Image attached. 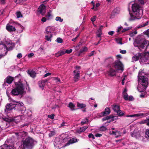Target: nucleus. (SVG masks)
Listing matches in <instances>:
<instances>
[{
  "label": "nucleus",
  "mask_w": 149,
  "mask_h": 149,
  "mask_svg": "<svg viewBox=\"0 0 149 149\" xmlns=\"http://www.w3.org/2000/svg\"><path fill=\"white\" fill-rule=\"evenodd\" d=\"M114 59L113 58L109 57L105 59L104 63L107 64V67H111V65L113 63Z\"/></svg>",
  "instance_id": "9d476101"
},
{
  "label": "nucleus",
  "mask_w": 149,
  "mask_h": 149,
  "mask_svg": "<svg viewBox=\"0 0 149 149\" xmlns=\"http://www.w3.org/2000/svg\"><path fill=\"white\" fill-rule=\"evenodd\" d=\"M116 42L118 43L121 45L122 44V39L121 38L118 39V38H116Z\"/></svg>",
  "instance_id": "58836bf2"
},
{
  "label": "nucleus",
  "mask_w": 149,
  "mask_h": 149,
  "mask_svg": "<svg viewBox=\"0 0 149 149\" xmlns=\"http://www.w3.org/2000/svg\"><path fill=\"white\" fill-rule=\"evenodd\" d=\"M96 16H94L91 18V20L92 22H94L95 21V20H96Z\"/></svg>",
  "instance_id": "09e8293b"
},
{
  "label": "nucleus",
  "mask_w": 149,
  "mask_h": 149,
  "mask_svg": "<svg viewBox=\"0 0 149 149\" xmlns=\"http://www.w3.org/2000/svg\"><path fill=\"white\" fill-rule=\"evenodd\" d=\"M15 88L13 89L11 91V93L13 95H22L24 89V85L22 82L18 81L15 82Z\"/></svg>",
  "instance_id": "f03ea898"
},
{
  "label": "nucleus",
  "mask_w": 149,
  "mask_h": 149,
  "mask_svg": "<svg viewBox=\"0 0 149 149\" xmlns=\"http://www.w3.org/2000/svg\"><path fill=\"white\" fill-rule=\"evenodd\" d=\"M13 102L17 103L16 104H14L15 109L18 110H21V107L23 106L24 105L23 103L21 102H16L15 100H13Z\"/></svg>",
  "instance_id": "6e6552de"
},
{
  "label": "nucleus",
  "mask_w": 149,
  "mask_h": 149,
  "mask_svg": "<svg viewBox=\"0 0 149 149\" xmlns=\"http://www.w3.org/2000/svg\"><path fill=\"white\" fill-rule=\"evenodd\" d=\"M128 100L130 101H132L134 99L133 97L131 95L129 96V98H128Z\"/></svg>",
  "instance_id": "0e129e2a"
},
{
  "label": "nucleus",
  "mask_w": 149,
  "mask_h": 149,
  "mask_svg": "<svg viewBox=\"0 0 149 149\" xmlns=\"http://www.w3.org/2000/svg\"><path fill=\"white\" fill-rule=\"evenodd\" d=\"M59 52L60 53V55H61V56H62L65 53V52L63 51H59Z\"/></svg>",
  "instance_id": "052dcab7"
},
{
  "label": "nucleus",
  "mask_w": 149,
  "mask_h": 149,
  "mask_svg": "<svg viewBox=\"0 0 149 149\" xmlns=\"http://www.w3.org/2000/svg\"><path fill=\"white\" fill-rule=\"evenodd\" d=\"M88 128L87 126H85L82 127H80L79 130H77V132L79 133H80L84 131L86 129Z\"/></svg>",
  "instance_id": "393cba45"
},
{
  "label": "nucleus",
  "mask_w": 149,
  "mask_h": 149,
  "mask_svg": "<svg viewBox=\"0 0 149 149\" xmlns=\"http://www.w3.org/2000/svg\"><path fill=\"white\" fill-rule=\"evenodd\" d=\"M149 22L147 21L146 22V23H145L143 24L140 25L139 26V28H141V27L145 26L149 24Z\"/></svg>",
  "instance_id": "79ce46f5"
},
{
  "label": "nucleus",
  "mask_w": 149,
  "mask_h": 149,
  "mask_svg": "<svg viewBox=\"0 0 149 149\" xmlns=\"http://www.w3.org/2000/svg\"><path fill=\"white\" fill-rule=\"evenodd\" d=\"M123 29V27L122 26H120V27H118L117 29V32L118 33L120 31V30Z\"/></svg>",
  "instance_id": "13d9d810"
},
{
  "label": "nucleus",
  "mask_w": 149,
  "mask_h": 149,
  "mask_svg": "<svg viewBox=\"0 0 149 149\" xmlns=\"http://www.w3.org/2000/svg\"><path fill=\"white\" fill-rule=\"evenodd\" d=\"M38 84L40 87L43 88L45 86V84L41 81L38 82Z\"/></svg>",
  "instance_id": "f704fd0d"
},
{
  "label": "nucleus",
  "mask_w": 149,
  "mask_h": 149,
  "mask_svg": "<svg viewBox=\"0 0 149 149\" xmlns=\"http://www.w3.org/2000/svg\"><path fill=\"white\" fill-rule=\"evenodd\" d=\"M88 137L89 138H92L93 139H95V137L93 135L92 133H90L88 135Z\"/></svg>",
  "instance_id": "8fccbe9b"
},
{
  "label": "nucleus",
  "mask_w": 149,
  "mask_h": 149,
  "mask_svg": "<svg viewBox=\"0 0 149 149\" xmlns=\"http://www.w3.org/2000/svg\"><path fill=\"white\" fill-rule=\"evenodd\" d=\"M103 27V26L102 25L100 26L99 28L97 29V31L98 32V33H102V29Z\"/></svg>",
  "instance_id": "a18cd8bd"
},
{
  "label": "nucleus",
  "mask_w": 149,
  "mask_h": 149,
  "mask_svg": "<svg viewBox=\"0 0 149 149\" xmlns=\"http://www.w3.org/2000/svg\"><path fill=\"white\" fill-rule=\"evenodd\" d=\"M132 27H129L127 28H124L123 29V30L122 31V33H123L124 32H125L127 31H128L130 29H131L132 28Z\"/></svg>",
  "instance_id": "4c0bfd02"
},
{
  "label": "nucleus",
  "mask_w": 149,
  "mask_h": 149,
  "mask_svg": "<svg viewBox=\"0 0 149 149\" xmlns=\"http://www.w3.org/2000/svg\"><path fill=\"white\" fill-rule=\"evenodd\" d=\"M28 73L30 76L33 78H34L36 76V73L35 72V71L32 70L31 71H28Z\"/></svg>",
  "instance_id": "cd10ccee"
},
{
  "label": "nucleus",
  "mask_w": 149,
  "mask_h": 149,
  "mask_svg": "<svg viewBox=\"0 0 149 149\" xmlns=\"http://www.w3.org/2000/svg\"><path fill=\"white\" fill-rule=\"evenodd\" d=\"M47 19L46 18V17H43L42 18V19H41V21H42L43 22H45L46 21Z\"/></svg>",
  "instance_id": "e2e57ef3"
},
{
  "label": "nucleus",
  "mask_w": 149,
  "mask_h": 149,
  "mask_svg": "<svg viewBox=\"0 0 149 149\" xmlns=\"http://www.w3.org/2000/svg\"><path fill=\"white\" fill-rule=\"evenodd\" d=\"M34 145V141L31 138L29 137L26 138L24 141L23 146L24 148L31 149Z\"/></svg>",
  "instance_id": "7ed1b4c3"
},
{
  "label": "nucleus",
  "mask_w": 149,
  "mask_h": 149,
  "mask_svg": "<svg viewBox=\"0 0 149 149\" xmlns=\"http://www.w3.org/2000/svg\"><path fill=\"white\" fill-rule=\"evenodd\" d=\"M50 26L47 27L46 30V33L48 35L45 36V39L48 41H51L50 38L52 37V35L51 34L52 30Z\"/></svg>",
  "instance_id": "423d86ee"
},
{
  "label": "nucleus",
  "mask_w": 149,
  "mask_h": 149,
  "mask_svg": "<svg viewBox=\"0 0 149 149\" xmlns=\"http://www.w3.org/2000/svg\"><path fill=\"white\" fill-rule=\"evenodd\" d=\"M145 134L148 137V139L149 140V129H147L146 130Z\"/></svg>",
  "instance_id": "de8ad7c7"
},
{
  "label": "nucleus",
  "mask_w": 149,
  "mask_h": 149,
  "mask_svg": "<svg viewBox=\"0 0 149 149\" xmlns=\"http://www.w3.org/2000/svg\"><path fill=\"white\" fill-rule=\"evenodd\" d=\"M2 119L4 121H5V122H7V123H9L10 122L12 121V120L11 119L8 118L3 117Z\"/></svg>",
  "instance_id": "2f4dec72"
},
{
  "label": "nucleus",
  "mask_w": 149,
  "mask_h": 149,
  "mask_svg": "<svg viewBox=\"0 0 149 149\" xmlns=\"http://www.w3.org/2000/svg\"><path fill=\"white\" fill-rule=\"evenodd\" d=\"M113 109L114 111L117 112L118 111L120 110V106L116 104H113L112 105Z\"/></svg>",
  "instance_id": "5701e85b"
},
{
  "label": "nucleus",
  "mask_w": 149,
  "mask_h": 149,
  "mask_svg": "<svg viewBox=\"0 0 149 149\" xmlns=\"http://www.w3.org/2000/svg\"><path fill=\"white\" fill-rule=\"evenodd\" d=\"M110 109L109 108L107 107L105 109L104 111L102 112L105 116L109 115L110 113Z\"/></svg>",
  "instance_id": "4be33fe9"
},
{
  "label": "nucleus",
  "mask_w": 149,
  "mask_h": 149,
  "mask_svg": "<svg viewBox=\"0 0 149 149\" xmlns=\"http://www.w3.org/2000/svg\"><path fill=\"white\" fill-rule=\"evenodd\" d=\"M68 107H69L71 110L72 111L75 110V109H74V108L75 107V105L71 102H70L69 103Z\"/></svg>",
  "instance_id": "bb28decb"
},
{
  "label": "nucleus",
  "mask_w": 149,
  "mask_h": 149,
  "mask_svg": "<svg viewBox=\"0 0 149 149\" xmlns=\"http://www.w3.org/2000/svg\"><path fill=\"white\" fill-rule=\"evenodd\" d=\"M46 6L44 4H41L39 7L38 9L39 10V12L42 14V15H44V13H42L43 10L46 9Z\"/></svg>",
  "instance_id": "412c9836"
},
{
  "label": "nucleus",
  "mask_w": 149,
  "mask_h": 149,
  "mask_svg": "<svg viewBox=\"0 0 149 149\" xmlns=\"http://www.w3.org/2000/svg\"><path fill=\"white\" fill-rule=\"evenodd\" d=\"M3 47L6 49L7 51H10L13 50V49L15 47V44L14 43H9L7 44V46L4 44H2Z\"/></svg>",
  "instance_id": "0eeeda50"
},
{
  "label": "nucleus",
  "mask_w": 149,
  "mask_h": 149,
  "mask_svg": "<svg viewBox=\"0 0 149 149\" xmlns=\"http://www.w3.org/2000/svg\"><path fill=\"white\" fill-rule=\"evenodd\" d=\"M94 51H92L91 52L88 54V56L89 57L91 56H93L94 54Z\"/></svg>",
  "instance_id": "69168bd1"
},
{
  "label": "nucleus",
  "mask_w": 149,
  "mask_h": 149,
  "mask_svg": "<svg viewBox=\"0 0 149 149\" xmlns=\"http://www.w3.org/2000/svg\"><path fill=\"white\" fill-rule=\"evenodd\" d=\"M110 68L109 70L107 71V73L108 75L111 76H113L116 75V71L111 67Z\"/></svg>",
  "instance_id": "f3484780"
},
{
  "label": "nucleus",
  "mask_w": 149,
  "mask_h": 149,
  "mask_svg": "<svg viewBox=\"0 0 149 149\" xmlns=\"http://www.w3.org/2000/svg\"><path fill=\"white\" fill-rule=\"evenodd\" d=\"M6 108L5 109V110L6 111L7 110L8 111L11 110L13 109H15L14 104H13L12 103L10 104H8L6 105Z\"/></svg>",
  "instance_id": "dca6fc26"
},
{
  "label": "nucleus",
  "mask_w": 149,
  "mask_h": 149,
  "mask_svg": "<svg viewBox=\"0 0 149 149\" xmlns=\"http://www.w3.org/2000/svg\"><path fill=\"white\" fill-rule=\"evenodd\" d=\"M13 23L12 22H9L6 25V29L9 32H13L16 31L15 27L11 25Z\"/></svg>",
  "instance_id": "1a4fd4ad"
},
{
  "label": "nucleus",
  "mask_w": 149,
  "mask_h": 149,
  "mask_svg": "<svg viewBox=\"0 0 149 149\" xmlns=\"http://www.w3.org/2000/svg\"><path fill=\"white\" fill-rule=\"evenodd\" d=\"M117 113L118 115L120 116H122L124 114V113L122 112L120 110L118 111Z\"/></svg>",
  "instance_id": "c9c22d12"
},
{
  "label": "nucleus",
  "mask_w": 149,
  "mask_h": 149,
  "mask_svg": "<svg viewBox=\"0 0 149 149\" xmlns=\"http://www.w3.org/2000/svg\"><path fill=\"white\" fill-rule=\"evenodd\" d=\"M97 116L98 117H101L102 116H104L103 112H102L100 113L97 114Z\"/></svg>",
  "instance_id": "4d7b16f0"
},
{
  "label": "nucleus",
  "mask_w": 149,
  "mask_h": 149,
  "mask_svg": "<svg viewBox=\"0 0 149 149\" xmlns=\"http://www.w3.org/2000/svg\"><path fill=\"white\" fill-rule=\"evenodd\" d=\"M88 119L87 118H85L82 119L81 122V124L82 125H84V124L87 123L88 122Z\"/></svg>",
  "instance_id": "473e14b6"
},
{
  "label": "nucleus",
  "mask_w": 149,
  "mask_h": 149,
  "mask_svg": "<svg viewBox=\"0 0 149 149\" xmlns=\"http://www.w3.org/2000/svg\"><path fill=\"white\" fill-rule=\"evenodd\" d=\"M17 56L18 58H20L22 56V54L21 53H19L17 54Z\"/></svg>",
  "instance_id": "338daca9"
},
{
  "label": "nucleus",
  "mask_w": 149,
  "mask_h": 149,
  "mask_svg": "<svg viewBox=\"0 0 149 149\" xmlns=\"http://www.w3.org/2000/svg\"><path fill=\"white\" fill-rule=\"evenodd\" d=\"M132 10L134 13H135L136 12L140 11V6L137 3H134L132 4Z\"/></svg>",
  "instance_id": "9b49d317"
},
{
  "label": "nucleus",
  "mask_w": 149,
  "mask_h": 149,
  "mask_svg": "<svg viewBox=\"0 0 149 149\" xmlns=\"http://www.w3.org/2000/svg\"><path fill=\"white\" fill-rule=\"evenodd\" d=\"M56 41L57 42L59 43H62L63 42V39L60 38H57Z\"/></svg>",
  "instance_id": "c03bdc74"
},
{
  "label": "nucleus",
  "mask_w": 149,
  "mask_h": 149,
  "mask_svg": "<svg viewBox=\"0 0 149 149\" xmlns=\"http://www.w3.org/2000/svg\"><path fill=\"white\" fill-rule=\"evenodd\" d=\"M142 58L143 61L145 62L149 59V52H147L143 54H142Z\"/></svg>",
  "instance_id": "a211bd4d"
},
{
  "label": "nucleus",
  "mask_w": 149,
  "mask_h": 149,
  "mask_svg": "<svg viewBox=\"0 0 149 149\" xmlns=\"http://www.w3.org/2000/svg\"><path fill=\"white\" fill-rule=\"evenodd\" d=\"M114 33V32L113 31H110L108 32V34L112 36Z\"/></svg>",
  "instance_id": "680f3d73"
},
{
  "label": "nucleus",
  "mask_w": 149,
  "mask_h": 149,
  "mask_svg": "<svg viewBox=\"0 0 149 149\" xmlns=\"http://www.w3.org/2000/svg\"><path fill=\"white\" fill-rule=\"evenodd\" d=\"M74 73V80L75 81H78L79 78L80 72L79 71L75 70L73 72Z\"/></svg>",
  "instance_id": "2eb2a0df"
},
{
  "label": "nucleus",
  "mask_w": 149,
  "mask_h": 149,
  "mask_svg": "<svg viewBox=\"0 0 149 149\" xmlns=\"http://www.w3.org/2000/svg\"><path fill=\"white\" fill-rule=\"evenodd\" d=\"M113 66L117 70L122 71L123 70V64L121 62L119 61H116L113 63Z\"/></svg>",
  "instance_id": "39448f33"
},
{
  "label": "nucleus",
  "mask_w": 149,
  "mask_h": 149,
  "mask_svg": "<svg viewBox=\"0 0 149 149\" xmlns=\"http://www.w3.org/2000/svg\"><path fill=\"white\" fill-rule=\"evenodd\" d=\"M134 46L138 47L141 50L146 47V50L149 46V41L146 40L144 38L140 37L136 39Z\"/></svg>",
  "instance_id": "f257e3e1"
},
{
  "label": "nucleus",
  "mask_w": 149,
  "mask_h": 149,
  "mask_svg": "<svg viewBox=\"0 0 149 149\" xmlns=\"http://www.w3.org/2000/svg\"><path fill=\"white\" fill-rule=\"evenodd\" d=\"M14 80V78L13 77L10 76H8L5 79L3 85L4 86H6V83L10 84L12 83Z\"/></svg>",
  "instance_id": "f8f14e48"
},
{
  "label": "nucleus",
  "mask_w": 149,
  "mask_h": 149,
  "mask_svg": "<svg viewBox=\"0 0 149 149\" xmlns=\"http://www.w3.org/2000/svg\"><path fill=\"white\" fill-rule=\"evenodd\" d=\"M10 125L9 123H7V122H4L3 123V124L1 125L2 127H1L2 130H5L8 128Z\"/></svg>",
  "instance_id": "b1692460"
},
{
  "label": "nucleus",
  "mask_w": 149,
  "mask_h": 149,
  "mask_svg": "<svg viewBox=\"0 0 149 149\" xmlns=\"http://www.w3.org/2000/svg\"><path fill=\"white\" fill-rule=\"evenodd\" d=\"M146 116H147V115L145 113H139L130 115H127L126 116L127 117H139L140 118H142Z\"/></svg>",
  "instance_id": "4468645a"
},
{
  "label": "nucleus",
  "mask_w": 149,
  "mask_h": 149,
  "mask_svg": "<svg viewBox=\"0 0 149 149\" xmlns=\"http://www.w3.org/2000/svg\"><path fill=\"white\" fill-rule=\"evenodd\" d=\"M88 50V48L85 46L82 47V48L80 49V53H84V52L87 51Z\"/></svg>",
  "instance_id": "c756f323"
},
{
  "label": "nucleus",
  "mask_w": 149,
  "mask_h": 149,
  "mask_svg": "<svg viewBox=\"0 0 149 149\" xmlns=\"http://www.w3.org/2000/svg\"><path fill=\"white\" fill-rule=\"evenodd\" d=\"M147 122V118H146V120L140 122L139 123L140 124H143L146 123Z\"/></svg>",
  "instance_id": "bf43d9fd"
},
{
  "label": "nucleus",
  "mask_w": 149,
  "mask_h": 149,
  "mask_svg": "<svg viewBox=\"0 0 149 149\" xmlns=\"http://www.w3.org/2000/svg\"><path fill=\"white\" fill-rule=\"evenodd\" d=\"M95 136L96 137H100L102 136V134H100L97 133L95 134Z\"/></svg>",
  "instance_id": "774afa93"
},
{
  "label": "nucleus",
  "mask_w": 149,
  "mask_h": 149,
  "mask_svg": "<svg viewBox=\"0 0 149 149\" xmlns=\"http://www.w3.org/2000/svg\"><path fill=\"white\" fill-rule=\"evenodd\" d=\"M107 120H109L110 119H112V118H113L115 117V116L113 115H110L109 116H107Z\"/></svg>",
  "instance_id": "603ef678"
},
{
  "label": "nucleus",
  "mask_w": 149,
  "mask_h": 149,
  "mask_svg": "<svg viewBox=\"0 0 149 149\" xmlns=\"http://www.w3.org/2000/svg\"><path fill=\"white\" fill-rule=\"evenodd\" d=\"M123 98L125 100H128V95L127 93H122Z\"/></svg>",
  "instance_id": "72a5a7b5"
},
{
  "label": "nucleus",
  "mask_w": 149,
  "mask_h": 149,
  "mask_svg": "<svg viewBox=\"0 0 149 149\" xmlns=\"http://www.w3.org/2000/svg\"><path fill=\"white\" fill-rule=\"evenodd\" d=\"M54 116L55 115L54 114H51L50 115H49L48 116V117L50 118L51 119L53 120L54 118Z\"/></svg>",
  "instance_id": "3c124183"
},
{
  "label": "nucleus",
  "mask_w": 149,
  "mask_h": 149,
  "mask_svg": "<svg viewBox=\"0 0 149 149\" xmlns=\"http://www.w3.org/2000/svg\"><path fill=\"white\" fill-rule=\"evenodd\" d=\"M17 17V18H19V17H22V15L21 13L20 12H18L16 13Z\"/></svg>",
  "instance_id": "ea45409f"
},
{
  "label": "nucleus",
  "mask_w": 149,
  "mask_h": 149,
  "mask_svg": "<svg viewBox=\"0 0 149 149\" xmlns=\"http://www.w3.org/2000/svg\"><path fill=\"white\" fill-rule=\"evenodd\" d=\"M34 55V54L33 53H31L29 54L28 55V57L29 58H31Z\"/></svg>",
  "instance_id": "6e6d98bb"
},
{
  "label": "nucleus",
  "mask_w": 149,
  "mask_h": 149,
  "mask_svg": "<svg viewBox=\"0 0 149 149\" xmlns=\"http://www.w3.org/2000/svg\"><path fill=\"white\" fill-rule=\"evenodd\" d=\"M100 6V4L99 3H98L96 4V7L95 8V11H96L97 10V7Z\"/></svg>",
  "instance_id": "5fc2aeb1"
},
{
  "label": "nucleus",
  "mask_w": 149,
  "mask_h": 149,
  "mask_svg": "<svg viewBox=\"0 0 149 149\" xmlns=\"http://www.w3.org/2000/svg\"><path fill=\"white\" fill-rule=\"evenodd\" d=\"M131 135L133 137L137 139L140 136L139 133L138 132H136L135 131L131 132Z\"/></svg>",
  "instance_id": "aec40b11"
},
{
  "label": "nucleus",
  "mask_w": 149,
  "mask_h": 149,
  "mask_svg": "<svg viewBox=\"0 0 149 149\" xmlns=\"http://www.w3.org/2000/svg\"><path fill=\"white\" fill-rule=\"evenodd\" d=\"M56 134L55 132L54 131H51L50 133L49 134V136L50 137H52L54 135Z\"/></svg>",
  "instance_id": "49530a36"
},
{
  "label": "nucleus",
  "mask_w": 149,
  "mask_h": 149,
  "mask_svg": "<svg viewBox=\"0 0 149 149\" xmlns=\"http://www.w3.org/2000/svg\"><path fill=\"white\" fill-rule=\"evenodd\" d=\"M72 49H70L69 50H66L65 51V53L67 54H70L72 52Z\"/></svg>",
  "instance_id": "864d4df0"
},
{
  "label": "nucleus",
  "mask_w": 149,
  "mask_h": 149,
  "mask_svg": "<svg viewBox=\"0 0 149 149\" xmlns=\"http://www.w3.org/2000/svg\"><path fill=\"white\" fill-rule=\"evenodd\" d=\"M107 130V128L104 126H102L100 128V130L101 131H104Z\"/></svg>",
  "instance_id": "a19ab883"
},
{
  "label": "nucleus",
  "mask_w": 149,
  "mask_h": 149,
  "mask_svg": "<svg viewBox=\"0 0 149 149\" xmlns=\"http://www.w3.org/2000/svg\"><path fill=\"white\" fill-rule=\"evenodd\" d=\"M55 19L56 21H59V22H62L63 20V19L61 18V17L58 16L56 17Z\"/></svg>",
  "instance_id": "37998d69"
},
{
  "label": "nucleus",
  "mask_w": 149,
  "mask_h": 149,
  "mask_svg": "<svg viewBox=\"0 0 149 149\" xmlns=\"http://www.w3.org/2000/svg\"><path fill=\"white\" fill-rule=\"evenodd\" d=\"M26 0H15V2L16 3H20L26 1Z\"/></svg>",
  "instance_id": "e433bc0d"
},
{
  "label": "nucleus",
  "mask_w": 149,
  "mask_h": 149,
  "mask_svg": "<svg viewBox=\"0 0 149 149\" xmlns=\"http://www.w3.org/2000/svg\"><path fill=\"white\" fill-rule=\"evenodd\" d=\"M0 149H15L13 147L10 145L5 144L0 147Z\"/></svg>",
  "instance_id": "6ab92c4d"
},
{
  "label": "nucleus",
  "mask_w": 149,
  "mask_h": 149,
  "mask_svg": "<svg viewBox=\"0 0 149 149\" xmlns=\"http://www.w3.org/2000/svg\"><path fill=\"white\" fill-rule=\"evenodd\" d=\"M142 57V54L139 53L133 57L132 60L135 61H136L140 59L142 61H143Z\"/></svg>",
  "instance_id": "ddd939ff"
},
{
  "label": "nucleus",
  "mask_w": 149,
  "mask_h": 149,
  "mask_svg": "<svg viewBox=\"0 0 149 149\" xmlns=\"http://www.w3.org/2000/svg\"><path fill=\"white\" fill-rule=\"evenodd\" d=\"M77 106L78 107L82 109L85 108L86 106V105L83 103H80L79 102H77Z\"/></svg>",
  "instance_id": "c85d7f7f"
},
{
  "label": "nucleus",
  "mask_w": 149,
  "mask_h": 149,
  "mask_svg": "<svg viewBox=\"0 0 149 149\" xmlns=\"http://www.w3.org/2000/svg\"><path fill=\"white\" fill-rule=\"evenodd\" d=\"M51 12L50 10H49V11L47 12V15H45V17L47 20H49L51 19L52 15L51 13Z\"/></svg>",
  "instance_id": "7c9ffc66"
},
{
  "label": "nucleus",
  "mask_w": 149,
  "mask_h": 149,
  "mask_svg": "<svg viewBox=\"0 0 149 149\" xmlns=\"http://www.w3.org/2000/svg\"><path fill=\"white\" fill-rule=\"evenodd\" d=\"M142 85L143 86H144L145 88H146V87L148 84V82L146 80V78H142Z\"/></svg>",
  "instance_id": "a878e982"
},
{
  "label": "nucleus",
  "mask_w": 149,
  "mask_h": 149,
  "mask_svg": "<svg viewBox=\"0 0 149 149\" xmlns=\"http://www.w3.org/2000/svg\"><path fill=\"white\" fill-rule=\"evenodd\" d=\"M139 11L134 13V15L130 13V17L129 19V20L133 21L136 19H140L142 16V15L139 13Z\"/></svg>",
  "instance_id": "20e7f679"
}]
</instances>
